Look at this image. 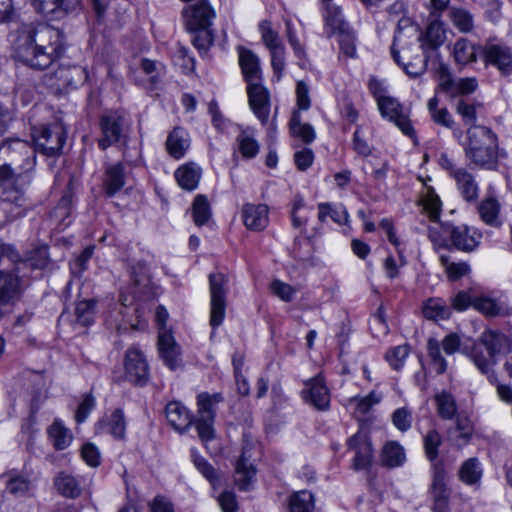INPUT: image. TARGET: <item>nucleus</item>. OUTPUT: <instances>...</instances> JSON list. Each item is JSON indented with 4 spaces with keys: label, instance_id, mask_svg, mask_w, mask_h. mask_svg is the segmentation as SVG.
I'll list each match as a JSON object with an SVG mask.
<instances>
[{
    "label": "nucleus",
    "instance_id": "nucleus-62",
    "mask_svg": "<svg viewBox=\"0 0 512 512\" xmlns=\"http://www.w3.org/2000/svg\"><path fill=\"white\" fill-rule=\"evenodd\" d=\"M409 354V348L407 345H399L392 349H390L386 353V360L389 362V364L395 369L399 370L403 364L405 359L407 358Z\"/></svg>",
    "mask_w": 512,
    "mask_h": 512
},
{
    "label": "nucleus",
    "instance_id": "nucleus-49",
    "mask_svg": "<svg viewBox=\"0 0 512 512\" xmlns=\"http://www.w3.org/2000/svg\"><path fill=\"white\" fill-rule=\"evenodd\" d=\"M440 347V343L436 339L430 338L427 342L428 356L437 374H443L447 369V362L441 354Z\"/></svg>",
    "mask_w": 512,
    "mask_h": 512
},
{
    "label": "nucleus",
    "instance_id": "nucleus-27",
    "mask_svg": "<svg viewBox=\"0 0 512 512\" xmlns=\"http://www.w3.org/2000/svg\"><path fill=\"white\" fill-rule=\"evenodd\" d=\"M239 64L247 84L261 82L260 61L251 50L239 48Z\"/></svg>",
    "mask_w": 512,
    "mask_h": 512
},
{
    "label": "nucleus",
    "instance_id": "nucleus-57",
    "mask_svg": "<svg viewBox=\"0 0 512 512\" xmlns=\"http://www.w3.org/2000/svg\"><path fill=\"white\" fill-rule=\"evenodd\" d=\"M238 149L243 157L245 158H253L259 152V143L256 139L251 137L250 135L242 132L237 137Z\"/></svg>",
    "mask_w": 512,
    "mask_h": 512
},
{
    "label": "nucleus",
    "instance_id": "nucleus-15",
    "mask_svg": "<svg viewBox=\"0 0 512 512\" xmlns=\"http://www.w3.org/2000/svg\"><path fill=\"white\" fill-rule=\"evenodd\" d=\"M302 397L306 403L311 404L320 411H325L330 406L329 390L320 376L312 378L305 383Z\"/></svg>",
    "mask_w": 512,
    "mask_h": 512
},
{
    "label": "nucleus",
    "instance_id": "nucleus-30",
    "mask_svg": "<svg viewBox=\"0 0 512 512\" xmlns=\"http://www.w3.org/2000/svg\"><path fill=\"white\" fill-rule=\"evenodd\" d=\"M190 146V138L188 133L181 127H175L168 135L166 147L169 154L175 158H182Z\"/></svg>",
    "mask_w": 512,
    "mask_h": 512
},
{
    "label": "nucleus",
    "instance_id": "nucleus-46",
    "mask_svg": "<svg viewBox=\"0 0 512 512\" xmlns=\"http://www.w3.org/2000/svg\"><path fill=\"white\" fill-rule=\"evenodd\" d=\"M192 216L197 226H202L211 217L210 204L204 195H197L192 204Z\"/></svg>",
    "mask_w": 512,
    "mask_h": 512
},
{
    "label": "nucleus",
    "instance_id": "nucleus-34",
    "mask_svg": "<svg viewBox=\"0 0 512 512\" xmlns=\"http://www.w3.org/2000/svg\"><path fill=\"white\" fill-rule=\"evenodd\" d=\"M57 491L64 497L77 498L81 494V486L78 480L65 472H60L54 479Z\"/></svg>",
    "mask_w": 512,
    "mask_h": 512
},
{
    "label": "nucleus",
    "instance_id": "nucleus-11",
    "mask_svg": "<svg viewBox=\"0 0 512 512\" xmlns=\"http://www.w3.org/2000/svg\"><path fill=\"white\" fill-rule=\"evenodd\" d=\"M183 17L188 30L210 28L215 12L207 0H197L183 10Z\"/></svg>",
    "mask_w": 512,
    "mask_h": 512
},
{
    "label": "nucleus",
    "instance_id": "nucleus-20",
    "mask_svg": "<svg viewBox=\"0 0 512 512\" xmlns=\"http://www.w3.org/2000/svg\"><path fill=\"white\" fill-rule=\"evenodd\" d=\"M432 495L435 512H448L449 492L446 487V473L443 463L433 464Z\"/></svg>",
    "mask_w": 512,
    "mask_h": 512
},
{
    "label": "nucleus",
    "instance_id": "nucleus-22",
    "mask_svg": "<svg viewBox=\"0 0 512 512\" xmlns=\"http://www.w3.org/2000/svg\"><path fill=\"white\" fill-rule=\"evenodd\" d=\"M241 214L244 225L252 231H262L269 223V208L265 204H244Z\"/></svg>",
    "mask_w": 512,
    "mask_h": 512
},
{
    "label": "nucleus",
    "instance_id": "nucleus-39",
    "mask_svg": "<svg viewBox=\"0 0 512 512\" xmlns=\"http://www.w3.org/2000/svg\"><path fill=\"white\" fill-rule=\"evenodd\" d=\"M453 56L459 65H467L477 60V50L469 40L461 38L454 44Z\"/></svg>",
    "mask_w": 512,
    "mask_h": 512
},
{
    "label": "nucleus",
    "instance_id": "nucleus-13",
    "mask_svg": "<svg viewBox=\"0 0 512 512\" xmlns=\"http://www.w3.org/2000/svg\"><path fill=\"white\" fill-rule=\"evenodd\" d=\"M125 374L131 383L144 385L148 380V364L142 352L130 348L125 356Z\"/></svg>",
    "mask_w": 512,
    "mask_h": 512
},
{
    "label": "nucleus",
    "instance_id": "nucleus-19",
    "mask_svg": "<svg viewBox=\"0 0 512 512\" xmlns=\"http://www.w3.org/2000/svg\"><path fill=\"white\" fill-rule=\"evenodd\" d=\"M444 230L449 234L453 246L458 250L471 252L479 245L481 235L466 225H447Z\"/></svg>",
    "mask_w": 512,
    "mask_h": 512
},
{
    "label": "nucleus",
    "instance_id": "nucleus-33",
    "mask_svg": "<svg viewBox=\"0 0 512 512\" xmlns=\"http://www.w3.org/2000/svg\"><path fill=\"white\" fill-rule=\"evenodd\" d=\"M223 397L220 393L209 394L203 392L197 396L198 418L215 420V405L222 402Z\"/></svg>",
    "mask_w": 512,
    "mask_h": 512
},
{
    "label": "nucleus",
    "instance_id": "nucleus-31",
    "mask_svg": "<svg viewBox=\"0 0 512 512\" xmlns=\"http://www.w3.org/2000/svg\"><path fill=\"white\" fill-rule=\"evenodd\" d=\"M324 20L326 33L329 37L350 28L349 24L343 19L341 9L330 3L326 4Z\"/></svg>",
    "mask_w": 512,
    "mask_h": 512
},
{
    "label": "nucleus",
    "instance_id": "nucleus-42",
    "mask_svg": "<svg viewBox=\"0 0 512 512\" xmlns=\"http://www.w3.org/2000/svg\"><path fill=\"white\" fill-rule=\"evenodd\" d=\"M99 426L104 427L114 438L123 439L126 431V421L123 411L121 409L114 410L106 422H100Z\"/></svg>",
    "mask_w": 512,
    "mask_h": 512
},
{
    "label": "nucleus",
    "instance_id": "nucleus-61",
    "mask_svg": "<svg viewBox=\"0 0 512 512\" xmlns=\"http://www.w3.org/2000/svg\"><path fill=\"white\" fill-rule=\"evenodd\" d=\"M381 401V396L375 391H371L367 396L361 398L351 399L352 403H355V412L360 415H365L370 409Z\"/></svg>",
    "mask_w": 512,
    "mask_h": 512
},
{
    "label": "nucleus",
    "instance_id": "nucleus-24",
    "mask_svg": "<svg viewBox=\"0 0 512 512\" xmlns=\"http://www.w3.org/2000/svg\"><path fill=\"white\" fill-rule=\"evenodd\" d=\"M22 293L20 278L14 272L0 271V306L13 305Z\"/></svg>",
    "mask_w": 512,
    "mask_h": 512
},
{
    "label": "nucleus",
    "instance_id": "nucleus-36",
    "mask_svg": "<svg viewBox=\"0 0 512 512\" xmlns=\"http://www.w3.org/2000/svg\"><path fill=\"white\" fill-rule=\"evenodd\" d=\"M422 311L426 319L433 321L445 320L451 315L450 307L440 298L426 300Z\"/></svg>",
    "mask_w": 512,
    "mask_h": 512
},
{
    "label": "nucleus",
    "instance_id": "nucleus-40",
    "mask_svg": "<svg viewBox=\"0 0 512 512\" xmlns=\"http://www.w3.org/2000/svg\"><path fill=\"white\" fill-rule=\"evenodd\" d=\"M290 132L294 137L300 138L304 143L309 144L314 141L316 133L312 125L301 123V116L298 111H294L289 122Z\"/></svg>",
    "mask_w": 512,
    "mask_h": 512
},
{
    "label": "nucleus",
    "instance_id": "nucleus-23",
    "mask_svg": "<svg viewBox=\"0 0 512 512\" xmlns=\"http://www.w3.org/2000/svg\"><path fill=\"white\" fill-rule=\"evenodd\" d=\"M480 342L493 358L512 351V339L497 330H487L480 336Z\"/></svg>",
    "mask_w": 512,
    "mask_h": 512
},
{
    "label": "nucleus",
    "instance_id": "nucleus-7",
    "mask_svg": "<svg viewBox=\"0 0 512 512\" xmlns=\"http://www.w3.org/2000/svg\"><path fill=\"white\" fill-rule=\"evenodd\" d=\"M374 96L382 117L393 122L403 134L410 137L413 136L415 131L409 119L408 112L398 100L390 96L379 95L377 91H374Z\"/></svg>",
    "mask_w": 512,
    "mask_h": 512
},
{
    "label": "nucleus",
    "instance_id": "nucleus-1",
    "mask_svg": "<svg viewBox=\"0 0 512 512\" xmlns=\"http://www.w3.org/2000/svg\"><path fill=\"white\" fill-rule=\"evenodd\" d=\"M11 37L14 57L32 69H46L64 53L62 32L46 24H22Z\"/></svg>",
    "mask_w": 512,
    "mask_h": 512
},
{
    "label": "nucleus",
    "instance_id": "nucleus-25",
    "mask_svg": "<svg viewBox=\"0 0 512 512\" xmlns=\"http://www.w3.org/2000/svg\"><path fill=\"white\" fill-rule=\"evenodd\" d=\"M480 219L493 228L502 226L501 204L494 195H487L477 205Z\"/></svg>",
    "mask_w": 512,
    "mask_h": 512
},
{
    "label": "nucleus",
    "instance_id": "nucleus-59",
    "mask_svg": "<svg viewBox=\"0 0 512 512\" xmlns=\"http://www.w3.org/2000/svg\"><path fill=\"white\" fill-rule=\"evenodd\" d=\"M192 459L193 463L199 472L211 483V485L215 488L216 483L218 481V476L216 470L210 465L203 457L198 455L194 450H192Z\"/></svg>",
    "mask_w": 512,
    "mask_h": 512
},
{
    "label": "nucleus",
    "instance_id": "nucleus-41",
    "mask_svg": "<svg viewBox=\"0 0 512 512\" xmlns=\"http://www.w3.org/2000/svg\"><path fill=\"white\" fill-rule=\"evenodd\" d=\"M49 438L53 443V446L57 450H63L67 448L72 442V433L64 425L55 420L48 429Z\"/></svg>",
    "mask_w": 512,
    "mask_h": 512
},
{
    "label": "nucleus",
    "instance_id": "nucleus-28",
    "mask_svg": "<svg viewBox=\"0 0 512 512\" xmlns=\"http://www.w3.org/2000/svg\"><path fill=\"white\" fill-rule=\"evenodd\" d=\"M166 418L169 424L180 433L184 432L192 424L189 411L178 401H172L167 404Z\"/></svg>",
    "mask_w": 512,
    "mask_h": 512
},
{
    "label": "nucleus",
    "instance_id": "nucleus-43",
    "mask_svg": "<svg viewBox=\"0 0 512 512\" xmlns=\"http://www.w3.org/2000/svg\"><path fill=\"white\" fill-rule=\"evenodd\" d=\"M459 477L467 485L478 484L482 477V468L478 459L469 458L466 460L459 470Z\"/></svg>",
    "mask_w": 512,
    "mask_h": 512
},
{
    "label": "nucleus",
    "instance_id": "nucleus-58",
    "mask_svg": "<svg viewBox=\"0 0 512 512\" xmlns=\"http://www.w3.org/2000/svg\"><path fill=\"white\" fill-rule=\"evenodd\" d=\"M259 29L263 43L269 51L283 46L278 33L273 30L269 21H262L259 25Z\"/></svg>",
    "mask_w": 512,
    "mask_h": 512
},
{
    "label": "nucleus",
    "instance_id": "nucleus-12",
    "mask_svg": "<svg viewBox=\"0 0 512 512\" xmlns=\"http://www.w3.org/2000/svg\"><path fill=\"white\" fill-rule=\"evenodd\" d=\"M50 78L53 80L51 86H55L57 89H69L83 84L87 80L88 74L82 66L61 64Z\"/></svg>",
    "mask_w": 512,
    "mask_h": 512
},
{
    "label": "nucleus",
    "instance_id": "nucleus-50",
    "mask_svg": "<svg viewBox=\"0 0 512 512\" xmlns=\"http://www.w3.org/2000/svg\"><path fill=\"white\" fill-rule=\"evenodd\" d=\"M437 410L441 418L452 419L456 414L457 408L455 399L450 393L445 391L435 396Z\"/></svg>",
    "mask_w": 512,
    "mask_h": 512
},
{
    "label": "nucleus",
    "instance_id": "nucleus-35",
    "mask_svg": "<svg viewBox=\"0 0 512 512\" xmlns=\"http://www.w3.org/2000/svg\"><path fill=\"white\" fill-rule=\"evenodd\" d=\"M446 39L445 30L443 25L439 21H432L427 29L425 35L421 36V48L422 49H437L440 47Z\"/></svg>",
    "mask_w": 512,
    "mask_h": 512
},
{
    "label": "nucleus",
    "instance_id": "nucleus-45",
    "mask_svg": "<svg viewBox=\"0 0 512 512\" xmlns=\"http://www.w3.org/2000/svg\"><path fill=\"white\" fill-rule=\"evenodd\" d=\"M141 71L148 77L150 87H155L161 80L165 67L156 60L142 58L139 63Z\"/></svg>",
    "mask_w": 512,
    "mask_h": 512
},
{
    "label": "nucleus",
    "instance_id": "nucleus-60",
    "mask_svg": "<svg viewBox=\"0 0 512 512\" xmlns=\"http://www.w3.org/2000/svg\"><path fill=\"white\" fill-rule=\"evenodd\" d=\"M412 421V412L406 407L398 408L392 414V423L401 432L408 431L412 426Z\"/></svg>",
    "mask_w": 512,
    "mask_h": 512
},
{
    "label": "nucleus",
    "instance_id": "nucleus-10",
    "mask_svg": "<svg viewBox=\"0 0 512 512\" xmlns=\"http://www.w3.org/2000/svg\"><path fill=\"white\" fill-rule=\"evenodd\" d=\"M125 125L124 116L117 112L111 111L104 114L100 118V128L102 137L98 140V145L102 150L117 143L122 137Z\"/></svg>",
    "mask_w": 512,
    "mask_h": 512
},
{
    "label": "nucleus",
    "instance_id": "nucleus-51",
    "mask_svg": "<svg viewBox=\"0 0 512 512\" xmlns=\"http://www.w3.org/2000/svg\"><path fill=\"white\" fill-rule=\"evenodd\" d=\"M440 262L450 280H458L470 272V266L466 262H451L447 255L442 254Z\"/></svg>",
    "mask_w": 512,
    "mask_h": 512
},
{
    "label": "nucleus",
    "instance_id": "nucleus-53",
    "mask_svg": "<svg viewBox=\"0 0 512 512\" xmlns=\"http://www.w3.org/2000/svg\"><path fill=\"white\" fill-rule=\"evenodd\" d=\"M441 443V435L436 430H430L424 437L425 455L432 462V465L434 463H442L441 461H436Z\"/></svg>",
    "mask_w": 512,
    "mask_h": 512
},
{
    "label": "nucleus",
    "instance_id": "nucleus-32",
    "mask_svg": "<svg viewBox=\"0 0 512 512\" xmlns=\"http://www.w3.org/2000/svg\"><path fill=\"white\" fill-rule=\"evenodd\" d=\"M381 461L389 468L402 466L406 461L404 448L396 441L387 442L382 449Z\"/></svg>",
    "mask_w": 512,
    "mask_h": 512
},
{
    "label": "nucleus",
    "instance_id": "nucleus-21",
    "mask_svg": "<svg viewBox=\"0 0 512 512\" xmlns=\"http://www.w3.org/2000/svg\"><path fill=\"white\" fill-rule=\"evenodd\" d=\"M484 61L497 67L503 73L512 69V53L507 46L486 43L482 48Z\"/></svg>",
    "mask_w": 512,
    "mask_h": 512
},
{
    "label": "nucleus",
    "instance_id": "nucleus-26",
    "mask_svg": "<svg viewBox=\"0 0 512 512\" xmlns=\"http://www.w3.org/2000/svg\"><path fill=\"white\" fill-rule=\"evenodd\" d=\"M453 179L463 199L469 203H475L478 199L479 187L474 176L466 168L460 167L454 172Z\"/></svg>",
    "mask_w": 512,
    "mask_h": 512
},
{
    "label": "nucleus",
    "instance_id": "nucleus-4",
    "mask_svg": "<svg viewBox=\"0 0 512 512\" xmlns=\"http://www.w3.org/2000/svg\"><path fill=\"white\" fill-rule=\"evenodd\" d=\"M0 153L11 160L9 164L15 171L28 173L35 167L36 149L26 141L20 139L6 141L0 147Z\"/></svg>",
    "mask_w": 512,
    "mask_h": 512
},
{
    "label": "nucleus",
    "instance_id": "nucleus-3",
    "mask_svg": "<svg viewBox=\"0 0 512 512\" xmlns=\"http://www.w3.org/2000/svg\"><path fill=\"white\" fill-rule=\"evenodd\" d=\"M26 174L15 171L10 164L0 166V198L3 201L22 205L25 200Z\"/></svg>",
    "mask_w": 512,
    "mask_h": 512
},
{
    "label": "nucleus",
    "instance_id": "nucleus-17",
    "mask_svg": "<svg viewBox=\"0 0 512 512\" xmlns=\"http://www.w3.org/2000/svg\"><path fill=\"white\" fill-rule=\"evenodd\" d=\"M247 94L250 108L262 123H266L270 110L267 89L260 82H252L248 83Z\"/></svg>",
    "mask_w": 512,
    "mask_h": 512
},
{
    "label": "nucleus",
    "instance_id": "nucleus-14",
    "mask_svg": "<svg viewBox=\"0 0 512 512\" xmlns=\"http://www.w3.org/2000/svg\"><path fill=\"white\" fill-rule=\"evenodd\" d=\"M252 446L245 444L241 456L237 461L234 475V482L240 490H249L256 475V468L253 464Z\"/></svg>",
    "mask_w": 512,
    "mask_h": 512
},
{
    "label": "nucleus",
    "instance_id": "nucleus-2",
    "mask_svg": "<svg viewBox=\"0 0 512 512\" xmlns=\"http://www.w3.org/2000/svg\"><path fill=\"white\" fill-rule=\"evenodd\" d=\"M464 152L467 160L474 166L494 170L499 159L498 137L486 126L473 125L466 132Z\"/></svg>",
    "mask_w": 512,
    "mask_h": 512
},
{
    "label": "nucleus",
    "instance_id": "nucleus-56",
    "mask_svg": "<svg viewBox=\"0 0 512 512\" xmlns=\"http://www.w3.org/2000/svg\"><path fill=\"white\" fill-rule=\"evenodd\" d=\"M49 263L48 248L46 246L35 249L31 256L21 262L23 268L44 269Z\"/></svg>",
    "mask_w": 512,
    "mask_h": 512
},
{
    "label": "nucleus",
    "instance_id": "nucleus-5",
    "mask_svg": "<svg viewBox=\"0 0 512 512\" xmlns=\"http://www.w3.org/2000/svg\"><path fill=\"white\" fill-rule=\"evenodd\" d=\"M227 283L228 278L223 273L209 275L210 325L213 328L221 325L225 316Z\"/></svg>",
    "mask_w": 512,
    "mask_h": 512
},
{
    "label": "nucleus",
    "instance_id": "nucleus-54",
    "mask_svg": "<svg viewBox=\"0 0 512 512\" xmlns=\"http://www.w3.org/2000/svg\"><path fill=\"white\" fill-rule=\"evenodd\" d=\"M189 31L194 33L192 43L195 46V48L199 51V53H207V51L212 46L214 41V35L210 28H199Z\"/></svg>",
    "mask_w": 512,
    "mask_h": 512
},
{
    "label": "nucleus",
    "instance_id": "nucleus-9",
    "mask_svg": "<svg viewBox=\"0 0 512 512\" xmlns=\"http://www.w3.org/2000/svg\"><path fill=\"white\" fill-rule=\"evenodd\" d=\"M37 12L51 21L62 20L78 13L82 8V0H31Z\"/></svg>",
    "mask_w": 512,
    "mask_h": 512
},
{
    "label": "nucleus",
    "instance_id": "nucleus-37",
    "mask_svg": "<svg viewBox=\"0 0 512 512\" xmlns=\"http://www.w3.org/2000/svg\"><path fill=\"white\" fill-rule=\"evenodd\" d=\"M125 184L124 168L121 163L109 166L106 169V177L104 180V188L109 196H113L115 193Z\"/></svg>",
    "mask_w": 512,
    "mask_h": 512
},
{
    "label": "nucleus",
    "instance_id": "nucleus-6",
    "mask_svg": "<svg viewBox=\"0 0 512 512\" xmlns=\"http://www.w3.org/2000/svg\"><path fill=\"white\" fill-rule=\"evenodd\" d=\"M420 40L421 35L418 34L414 26L410 25L406 29H402L399 25L391 46V54L394 61L397 64H401V61L418 58L420 46L417 43Z\"/></svg>",
    "mask_w": 512,
    "mask_h": 512
},
{
    "label": "nucleus",
    "instance_id": "nucleus-38",
    "mask_svg": "<svg viewBox=\"0 0 512 512\" xmlns=\"http://www.w3.org/2000/svg\"><path fill=\"white\" fill-rule=\"evenodd\" d=\"M5 477H7L6 489L9 493L22 496L29 491L31 481L28 474L12 470L7 472Z\"/></svg>",
    "mask_w": 512,
    "mask_h": 512
},
{
    "label": "nucleus",
    "instance_id": "nucleus-16",
    "mask_svg": "<svg viewBox=\"0 0 512 512\" xmlns=\"http://www.w3.org/2000/svg\"><path fill=\"white\" fill-rule=\"evenodd\" d=\"M347 445L350 450L355 451L352 462L353 469L356 471L367 469L372 462L373 449L366 435L356 433L347 440Z\"/></svg>",
    "mask_w": 512,
    "mask_h": 512
},
{
    "label": "nucleus",
    "instance_id": "nucleus-47",
    "mask_svg": "<svg viewBox=\"0 0 512 512\" xmlns=\"http://www.w3.org/2000/svg\"><path fill=\"white\" fill-rule=\"evenodd\" d=\"M450 19L453 25L463 33H469L474 27L473 16L469 11L461 8H451Z\"/></svg>",
    "mask_w": 512,
    "mask_h": 512
},
{
    "label": "nucleus",
    "instance_id": "nucleus-63",
    "mask_svg": "<svg viewBox=\"0 0 512 512\" xmlns=\"http://www.w3.org/2000/svg\"><path fill=\"white\" fill-rule=\"evenodd\" d=\"M441 205L440 198L432 190H429L423 199V207L432 221L438 220Z\"/></svg>",
    "mask_w": 512,
    "mask_h": 512
},
{
    "label": "nucleus",
    "instance_id": "nucleus-8",
    "mask_svg": "<svg viewBox=\"0 0 512 512\" xmlns=\"http://www.w3.org/2000/svg\"><path fill=\"white\" fill-rule=\"evenodd\" d=\"M33 139L36 151L48 157L56 156L65 143V131L61 124L41 126L33 130Z\"/></svg>",
    "mask_w": 512,
    "mask_h": 512
},
{
    "label": "nucleus",
    "instance_id": "nucleus-64",
    "mask_svg": "<svg viewBox=\"0 0 512 512\" xmlns=\"http://www.w3.org/2000/svg\"><path fill=\"white\" fill-rule=\"evenodd\" d=\"M341 51L348 57H355L356 45L355 36L351 28L338 33Z\"/></svg>",
    "mask_w": 512,
    "mask_h": 512
},
{
    "label": "nucleus",
    "instance_id": "nucleus-18",
    "mask_svg": "<svg viewBox=\"0 0 512 512\" xmlns=\"http://www.w3.org/2000/svg\"><path fill=\"white\" fill-rule=\"evenodd\" d=\"M158 350L165 365L175 370L182 365L181 351L172 334L168 331H160L158 335Z\"/></svg>",
    "mask_w": 512,
    "mask_h": 512
},
{
    "label": "nucleus",
    "instance_id": "nucleus-52",
    "mask_svg": "<svg viewBox=\"0 0 512 512\" xmlns=\"http://www.w3.org/2000/svg\"><path fill=\"white\" fill-rule=\"evenodd\" d=\"M473 307L490 317L502 315L504 312V307L500 303L488 297H474Z\"/></svg>",
    "mask_w": 512,
    "mask_h": 512
},
{
    "label": "nucleus",
    "instance_id": "nucleus-29",
    "mask_svg": "<svg viewBox=\"0 0 512 512\" xmlns=\"http://www.w3.org/2000/svg\"><path fill=\"white\" fill-rule=\"evenodd\" d=\"M202 175L201 168L195 163H186L175 171V178L179 186L192 191L197 188Z\"/></svg>",
    "mask_w": 512,
    "mask_h": 512
},
{
    "label": "nucleus",
    "instance_id": "nucleus-48",
    "mask_svg": "<svg viewBox=\"0 0 512 512\" xmlns=\"http://www.w3.org/2000/svg\"><path fill=\"white\" fill-rule=\"evenodd\" d=\"M96 301L94 299L82 300L76 304V321L82 326L90 325L94 320Z\"/></svg>",
    "mask_w": 512,
    "mask_h": 512
},
{
    "label": "nucleus",
    "instance_id": "nucleus-44",
    "mask_svg": "<svg viewBox=\"0 0 512 512\" xmlns=\"http://www.w3.org/2000/svg\"><path fill=\"white\" fill-rule=\"evenodd\" d=\"M314 497L307 490L292 494L289 498V512H313Z\"/></svg>",
    "mask_w": 512,
    "mask_h": 512
},
{
    "label": "nucleus",
    "instance_id": "nucleus-55",
    "mask_svg": "<svg viewBox=\"0 0 512 512\" xmlns=\"http://www.w3.org/2000/svg\"><path fill=\"white\" fill-rule=\"evenodd\" d=\"M483 345L479 341L478 344H475L470 357L474 364L477 366V368L484 374H487L490 371V368L494 365L495 360L494 358L489 355L487 352V355L483 353Z\"/></svg>",
    "mask_w": 512,
    "mask_h": 512
}]
</instances>
